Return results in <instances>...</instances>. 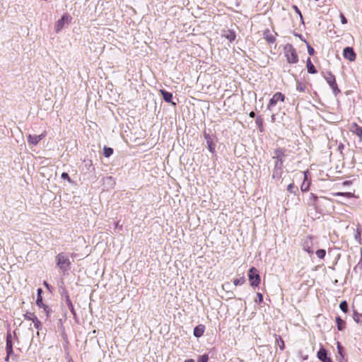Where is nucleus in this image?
I'll list each match as a JSON object with an SVG mask.
<instances>
[{"label": "nucleus", "mask_w": 362, "mask_h": 362, "mask_svg": "<svg viewBox=\"0 0 362 362\" xmlns=\"http://www.w3.org/2000/svg\"><path fill=\"white\" fill-rule=\"evenodd\" d=\"M285 156L284 150L277 148L274 151L273 159L275 160L274 167L283 168L284 157Z\"/></svg>", "instance_id": "obj_5"}, {"label": "nucleus", "mask_w": 362, "mask_h": 362, "mask_svg": "<svg viewBox=\"0 0 362 362\" xmlns=\"http://www.w3.org/2000/svg\"><path fill=\"white\" fill-rule=\"evenodd\" d=\"M245 279L244 277H240L239 279H235L234 281H233V284L235 286H239V285H242L245 283Z\"/></svg>", "instance_id": "obj_35"}, {"label": "nucleus", "mask_w": 362, "mask_h": 362, "mask_svg": "<svg viewBox=\"0 0 362 362\" xmlns=\"http://www.w3.org/2000/svg\"><path fill=\"white\" fill-rule=\"evenodd\" d=\"M62 178L64 180H67L69 182L71 181L70 177H69L68 173H63L62 174Z\"/></svg>", "instance_id": "obj_39"}, {"label": "nucleus", "mask_w": 362, "mask_h": 362, "mask_svg": "<svg viewBox=\"0 0 362 362\" xmlns=\"http://www.w3.org/2000/svg\"><path fill=\"white\" fill-rule=\"evenodd\" d=\"M340 18L342 24H346L347 23L346 18L342 13H341Z\"/></svg>", "instance_id": "obj_41"}, {"label": "nucleus", "mask_w": 362, "mask_h": 362, "mask_svg": "<svg viewBox=\"0 0 362 362\" xmlns=\"http://www.w3.org/2000/svg\"><path fill=\"white\" fill-rule=\"evenodd\" d=\"M224 37L229 41L233 42L235 40L236 35L235 33L232 30H228L224 34Z\"/></svg>", "instance_id": "obj_19"}, {"label": "nucleus", "mask_w": 362, "mask_h": 362, "mask_svg": "<svg viewBox=\"0 0 362 362\" xmlns=\"http://www.w3.org/2000/svg\"><path fill=\"white\" fill-rule=\"evenodd\" d=\"M65 298H66V303L68 308H69L71 313L75 315H76L75 310H74V305L69 298V296L67 294H66Z\"/></svg>", "instance_id": "obj_25"}, {"label": "nucleus", "mask_w": 362, "mask_h": 362, "mask_svg": "<svg viewBox=\"0 0 362 362\" xmlns=\"http://www.w3.org/2000/svg\"><path fill=\"white\" fill-rule=\"evenodd\" d=\"M46 132L44 131L40 135H32V134H28L27 136V140H28V143L30 144V145H32V146H36L39 141L42 139H43L45 136H46Z\"/></svg>", "instance_id": "obj_9"}, {"label": "nucleus", "mask_w": 362, "mask_h": 362, "mask_svg": "<svg viewBox=\"0 0 362 362\" xmlns=\"http://www.w3.org/2000/svg\"><path fill=\"white\" fill-rule=\"evenodd\" d=\"M281 344H280V347H281V349H284V341H281Z\"/></svg>", "instance_id": "obj_47"}, {"label": "nucleus", "mask_w": 362, "mask_h": 362, "mask_svg": "<svg viewBox=\"0 0 362 362\" xmlns=\"http://www.w3.org/2000/svg\"><path fill=\"white\" fill-rule=\"evenodd\" d=\"M308 52L310 55L314 54L315 50L310 45H308Z\"/></svg>", "instance_id": "obj_38"}, {"label": "nucleus", "mask_w": 362, "mask_h": 362, "mask_svg": "<svg viewBox=\"0 0 362 362\" xmlns=\"http://www.w3.org/2000/svg\"><path fill=\"white\" fill-rule=\"evenodd\" d=\"M334 195L336 197H344L346 198H351L353 197V194L351 192H336Z\"/></svg>", "instance_id": "obj_28"}, {"label": "nucleus", "mask_w": 362, "mask_h": 362, "mask_svg": "<svg viewBox=\"0 0 362 362\" xmlns=\"http://www.w3.org/2000/svg\"><path fill=\"white\" fill-rule=\"evenodd\" d=\"M344 184L346 185V184H348V182H344Z\"/></svg>", "instance_id": "obj_55"}, {"label": "nucleus", "mask_w": 362, "mask_h": 362, "mask_svg": "<svg viewBox=\"0 0 362 362\" xmlns=\"http://www.w3.org/2000/svg\"><path fill=\"white\" fill-rule=\"evenodd\" d=\"M287 190L291 194L296 195L298 192V188L297 186L294 185V183H291L287 187Z\"/></svg>", "instance_id": "obj_24"}, {"label": "nucleus", "mask_w": 362, "mask_h": 362, "mask_svg": "<svg viewBox=\"0 0 362 362\" xmlns=\"http://www.w3.org/2000/svg\"><path fill=\"white\" fill-rule=\"evenodd\" d=\"M257 299L256 300V302L261 303L263 300V296L262 293H258L257 295Z\"/></svg>", "instance_id": "obj_40"}, {"label": "nucleus", "mask_w": 362, "mask_h": 362, "mask_svg": "<svg viewBox=\"0 0 362 362\" xmlns=\"http://www.w3.org/2000/svg\"><path fill=\"white\" fill-rule=\"evenodd\" d=\"M204 137L206 140L208 149L211 153H214L216 151V142L214 141V139L206 131L204 132Z\"/></svg>", "instance_id": "obj_10"}, {"label": "nucleus", "mask_w": 362, "mask_h": 362, "mask_svg": "<svg viewBox=\"0 0 362 362\" xmlns=\"http://www.w3.org/2000/svg\"><path fill=\"white\" fill-rule=\"evenodd\" d=\"M296 90L300 92H304L305 90V86L302 83L298 82L296 86Z\"/></svg>", "instance_id": "obj_36"}, {"label": "nucleus", "mask_w": 362, "mask_h": 362, "mask_svg": "<svg viewBox=\"0 0 362 362\" xmlns=\"http://www.w3.org/2000/svg\"><path fill=\"white\" fill-rule=\"evenodd\" d=\"M160 93L163 95V100L167 103H172L173 105H175V103L172 102L173 100V94L170 92H168L165 90H160Z\"/></svg>", "instance_id": "obj_17"}, {"label": "nucleus", "mask_w": 362, "mask_h": 362, "mask_svg": "<svg viewBox=\"0 0 362 362\" xmlns=\"http://www.w3.org/2000/svg\"><path fill=\"white\" fill-rule=\"evenodd\" d=\"M44 284H45V286L47 288H49V285L47 284V282H46V281H45Z\"/></svg>", "instance_id": "obj_51"}, {"label": "nucleus", "mask_w": 362, "mask_h": 362, "mask_svg": "<svg viewBox=\"0 0 362 362\" xmlns=\"http://www.w3.org/2000/svg\"><path fill=\"white\" fill-rule=\"evenodd\" d=\"M271 120L272 122H274L275 121V115H272Z\"/></svg>", "instance_id": "obj_46"}, {"label": "nucleus", "mask_w": 362, "mask_h": 362, "mask_svg": "<svg viewBox=\"0 0 362 362\" xmlns=\"http://www.w3.org/2000/svg\"><path fill=\"white\" fill-rule=\"evenodd\" d=\"M185 362H194L193 359L185 360Z\"/></svg>", "instance_id": "obj_49"}, {"label": "nucleus", "mask_w": 362, "mask_h": 362, "mask_svg": "<svg viewBox=\"0 0 362 362\" xmlns=\"http://www.w3.org/2000/svg\"><path fill=\"white\" fill-rule=\"evenodd\" d=\"M353 318L356 322L362 325V314H359L356 312L354 313Z\"/></svg>", "instance_id": "obj_27"}, {"label": "nucleus", "mask_w": 362, "mask_h": 362, "mask_svg": "<svg viewBox=\"0 0 362 362\" xmlns=\"http://www.w3.org/2000/svg\"><path fill=\"white\" fill-rule=\"evenodd\" d=\"M11 356V355H8V354H7V356H6V358H5V360H6V361H8V359H9V356Z\"/></svg>", "instance_id": "obj_50"}, {"label": "nucleus", "mask_w": 362, "mask_h": 362, "mask_svg": "<svg viewBox=\"0 0 362 362\" xmlns=\"http://www.w3.org/2000/svg\"><path fill=\"white\" fill-rule=\"evenodd\" d=\"M36 304L40 308H43L45 311L47 313V315H48V313H49L48 307L43 303L42 296H37V300H36Z\"/></svg>", "instance_id": "obj_22"}, {"label": "nucleus", "mask_w": 362, "mask_h": 362, "mask_svg": "<svg viewBox=\"0 0 362 362\" xmlns=\"http://www.w3.org/2000/svg\"><path fill=\"white\" fill-rule=\"evenodd\" d=\"M6 351L8 355H11L13 351V343H12V336L11 333H8L6 336Z\"/></svg>", "instance_id": "obj_13"}, {"label": "nucleus", "mask_w": 362, "mask_h": 362, "mask_svg": "<svg viewBox=\"0 0 362 362\" xmlns=\"http://www.w3.org/2000/svg\"><path fill=\"white\" fill-rule=\"evenodd\" d=\"M325 78L327 83L332 89L334 94L337 95L340 92V90L337 87L335 76L332 73L328 72Z\"/></svg>", "instance_id": "obj_7"}, {"label": "nucleus", "mask_w": 362, "mask_h": 362, "mask_svg": "<svg viewBox=\"0 0 362 362\" xmlns=\"http://www.w3.org/2000/svg\"><path fill=\"white\" fill-rule=\"evenodd\" d=\"M318 358L322 362H332L329 357L327 356V351L325 349L321 348L317 352Z\"/></svg>", "instance_id": "obj_12"}, {"label": "nucleus", "mask_w": 362, "mask_h": 362, "mask_svg": "<svg viewBox=\"0 0 362 362\" xmlns=\"http://www.w3.org/2000/svg\"><path fill=\"white\" fill-rule=\"evenodd\" d=\"M304 180L300 186L302 192H307L309 190L310 182L308 180V172H304Z\"/></svg>", "instance_id": "obj_14"}, {"label": "nucleus", "mask_w": 362, "mask_h": 362, "mask_svg": "<svg viewBox=\"0 0 362 362\" xmlns=\"http://www.w3.org/2000/svg\"><path fill=\"white\" fill-rule=\"evenodd\" d=\"M71 19L72 18L70 15L64 13L62 16V17L59 20H58L55 23L56 33L60 32L63 28L64 25L65 24H69L71 22Z\"/></svg>", "instance_id": "obj_6"}, {"label": "nucleus", "mask_w": 362, "mask_h": 362, "mask_svg": "<svg viewBox=\"0 0 362 362\" xmlns=\"http://www.w3.org/2000/svg\"><path fill=\"white\" fill-rule=\"evenodd\" d=\"M317 199V197L315 194H314L313 193H311L310 194V198H309L308 204L310 205H315V203Z\"/></svg>", "instance_id": "obj_31"}, {"label": "nucleus", "mask_w": 362, "mask_h": 362, "mask_svg": "<svg viewBox=\"0 0 362 362\" xmlns=\"http://www.w3.org/2000/svg\"><path fill=\"white\" fill-rule=\"evenodd\" d=\"M57 266L64 273L69 272L71 269V262L69 256L64 252H60L56 256Z\"/></svg>", "instance_id": "obj_1"}, {"label": "nucleus", "mask_w": 362, "mask_h": 362, "mask_svg": "<svg viewBox=\"0 0 362 362\" xmlns=\"http://www.w3.org/2000/svg\"><path fill=\"white\" fill-rule=\"evenodd\" d=\"M208 360H209L208 356L206 354H204L199 357L198 362H207Z\"/></svg>", "instance_id": "obj_37"}, {"label": "nucleus", "mask_w": 362, "mask_h": 362, "mask_svg": "<svg viewBox=\"0 0 362 362\" xmlns=\"http://www.w3.org/2000/svg\"><path fill=\"white\" fill-rule=\"evenodd\" d=\"M338 349H339V352L340 353V344L338 342Z\"/></svg>", "instance_id": "obj_53"}, {"label": "nucleus", "mask_w": 362, "mask_h": 362, "mask_svg": "<svg viewBox=\"0 0 362 362\" xmlns=\"http://www.w3.org/2000/svg\"><path fill=\"white\" fill-rule=\"evenodd\" d=\"M284 54L289 64H296L298 62L296 50L293 45L287 44L284 47Z\"/></svg>", "instance_id": "obj_2"}, {"label": "nucleus", "mask_w": 362, "mask_h": 362, "mask_svg": "<svg viewBox=\"0 0 362 362\" xmlns=\"http://www.w3.org/2000/svg\"><path fill=\"white\" fill-rule=\"evenodd\" d=\"M343 56L345 59H349L351 62H353L356 59V54L352 47H346L344 49Z\"/></svg>", "instance_id": "obj_11"}, {"label": "nucleus", "mask_w": 362, "mask_h": 362, "mask_svg": "<svg viewBox=\"0 0 362 362\" xmlns=\"http://www.w3.org/2000/svg\"><path fill=\"white\" fill-rule=\"evenodd\" d=\"M248 277L249 280L250 281L251 286L253 287H257L259 284L260 282V277L258 272V270L255 268L252 267L249 270L248 273Z\"/></svg>", "instance_id": "obj_3"}, {"label": "nucleus", "mask_w": 362, "mask_h": 362, "mask_svg": "<svg viewBox=\"0 0 362 362\" xmlns=\"http://www.w3.org/2000/svg\"><path fill=\"white\" fill-rule=\"evenodd\" d=\"M249 116H250V117H252V118H254V117H255V112H253V111L250 112V114H249Z\"/></svg>", "instance_id": "obj_43"}, {"label": "nucleus", "mask_w": 362, "mask_h": 362, "mask_svg": "<svg viewBox=\"0 0 362 362\" xmlns=\"http://www.w3.org/2000/svg\"><path fill=\"white\" fill-rule=\"evenodd\" d=\"M351 131L357 136H362V127L358 126L356 124H353L351 126Z\"/></svg>", "instance_id": "obj_20"}, {"label": "nucleus", "mask_w": 362, "mask_h": 362, "mask_svg": "<svg viewBox=\"0 0 362 362\" xmlns=\"http://www.w3.org/2000/svg\"><path fill=\"white\" fill-rule=\"evenodd\" d=\"M113 153V149L110 147L105 146L103 148V155L105 157L108 158Z\"/></svg>", "instance_id": "obj_26"}, {"label": "nucleus", "mask_w": 362, "mask_h": 362, "mask_svg": "<svg viewBox=\"0 0 362 362\" xmlns=\"http://www.w3.org/2000/svg\"><path fill=\"white\" fill-rule=\"evenodd\" d=\"M326 255V252L325 250L323 249H320V250H317L316 251V255L320 258V259H323L325 257Z\"/></svg>", "instance_id": "obj_34"}, {"label": "nucleus", "mask_w": 362, "mask_h": 362, "mask_svg": "<svg viewBox=\"0 0 362 362\" xmlns=\"http://www.w3.org/2000/svg\"><path fill=\"white\" fill-rule=\"evenodd\" d=\"M106 181L109 182H111L112 183L113 182V180L112 178V177H108L106 178Z\"/></svg>", "instance_id": "obj_44"}, {"label": "nucleus", "mask_w": 362, "mask_h": 362, "mask_svg": "<svg viewBox=\"0 0 362 362\" xmlns=\"http://www.w3.org/2000/svg\"><path fill=\"white\" fill-rule=\"evenodd\" d=\"M314 238L312 236H306L302 240V247L304 251L308 252L309 255H313L314 252Z\"/></svg>", "instance_id": "obj_4"}, {"label": "nucleus", "mask_w": 362, "mask_h": 362, "mask_svg": "<svg viewBox=\"0 0 362 362\" xmlns=\"http://www.w3.org/2000/svg\"><path fill=\"white\" fill-rule=\"evenodd\" d=\"M119 226V223H115V227H117Z\"/></svg>", "instance_id": "obj_54"}, {"label": "nucleus", "mask_w": 362, "mask_h": 362, "mask_svg": "<svg viewBox=\"0 0 362 362\" xmlns=\"http://www.w3.org/2000/svg\"><path fill=\"white\" fill-rule=\"evenodd\" d=\"M307 69H308V72L310 74H316L317 73V70H316L315 66L311 62V60L310 58H308L307 60Z\"/></svg>", "instance_id": "obj_21"}, {"label": "nucleus", "mask_w": 362, "mask_h": 362, "mask_svg": "<svg viewBox=\"0 0 362 362\" xmlns=\"http://www.w3.org/2000/svg\"><path fill=\"white\" fill-rule=\"evenodd\" d=\"M42 289L39 288L37 289V296H41Z\"/></svg>", "instance_id": "obj_45"}, {"label": "nucleus", "mask_w": 362, "mask_h": 362, "mask_svg": "<svg viewBox=\"0 0 362 362\" xmlns=\"http://www.w3.org/2000/svg\"><path fill=\"white\" fill-rule=\"evenodd\" d=\"M255 123L258 126L259 131L263 132V120L261 117H257L255 119Z\"/></svg>", "instance_id": "obj_29"}, {"label": "nucleus", "mask_w": 362, "mask_h": 362, "mask_svg": "<svg viewBox=\"0 0 362 362\" xmlns=\"http://www.w3.org/2000/svg\"><path fill=\"white\" fill-rule=\"evenodd\" d=\"M263 35H264V38L267 41V42L269 43H274L276 40V38L273 35V34L272 33V32L267 29L264 33H263Z\"/></svg>", "instance_id": "obj_15"}, {"label": "nucleus", "mask_w": 362, "mask_h": 362, "mask_svg": "<svg viewBox=\"0 0 362 362\" xmlns=\"http://www.w3.org/2000/svg\"><path fill=\"white\" fill-rule=\"evenodd\" d=\"M24 318L28 320L33 321L35 318H37V317L33 313H27L24 315Z\"/></svg>", "instance_id": "obj_33"}, {"label": "nucleus", "mask_w": 362, "mask_h": 362, "mask_svg": "<svg viewBox=\"0 0 362 362\" xmlns=\"http://www.w3.org/2000/svg\"><path fill=\"white\" fill-rule=\"evenodd\" d=\"M281 344H280V347H281V349H284V341H281Z\"/></svg>", "instance_id": "obj_48"}, {"label": "nucleus", "mask_w": 362, "mask_h": 362, "mask_svg": "<svg viewBox=\"0 0 362 362\" xmlns=\"http://www.w3.org/2000/svg\"><path fill=\"white\" fill-rule=\"evenodd\" d=\"M339 308L344 313H346L348 310V304L346 301L344 300L341 302L339 304Z\"/></svg>", "instance_id": "obj_32"}, {"label": "nucleus", "mask_w": 362, "mask_h": 362, "mask_svg": "<svg viewBox=\"0 0 362 362\" xmlns=\"http://www.w3.org/2000/svg\"><path fill=\"white\" fill-rule=\"evenodd\" d=\"M336 322L337 325V329L341 331L345 328L346 322L339 317H336Z\"/></svg>", "instance_id": "obj_23"}, {"label": "nucleus", "mask_w": 362, "mask_h": 362, "mask_svg": "<svg viewBox=\"0 0 362 362\" xmlns=\"http://www.w3.org/2000/svg\"><path fill=\"white\" fill-rule=\"evenodd\" d=\"M360 235V233H358V234L356 235V239H358V236Z\"/></svg>", "instance_id": "obj_52"}, {"label": "nucleus", "mask_w": 362, "mask_h": 362, "mask_svg": "<svg viewBox=\"0 0 362 362\" xmlns=\"http://www.w3.org/2000/svg\"><path fill=\"white\" fill-rule=\"evenodd\" d=\"M205 330V327L203 325H199L194 329V335L196 337H200L203 335Z\"/></svg>", "instance_id": "obj_16"}, {"label": "nucleus", "mask_w": 362, "mask_h": 362, "mask_svg": "<svg viewBox=\"0 0 362 362\" xmlns=\"http://www.w3.org/2000/svg\"><path fill=\"white\" fill-rule=\"evenodd\" d=\"M283 173V168L274 167L272 173V178L274 180H279Z\"/></svg>", "instance_id": "obj_18"}, {"label": "nucleus", "mask_w": 362, "mask_h": 362, "mask_svg": "<svg viewBox=\"0 0 362 362\" xmlns=\"http://www.w3.org/2000/svg\"><path fill=\"white\" fill-rule=\"evenodd\" d=\"M33 322L34 323V327L37 330L41 329L42 324H41V322L37 319V317L35 318L34 320L33 321ZM37 334H39V331H37Z\"/></svg>", "instance_id": "obj_30"}, {"label": "nucleus", "mask_w": 362, "mask_h": 362, "mask_svg": "<svg viewBox=\"0 0 362 362\" xmlns=\"http://www.w3.org/2000/svg\"><path fill=\"white\" fill-rule=\"evenodd\" d=\"M285 99L284 95L280 93H276L272 98L269 100V104L267 105V109L269 110H272V107L276 105L278 101L284 102Z\"/></svg>", "instance_id": "obj_8"}, {"label": "nucleus", "mask_w": 362, "mask_h": 362, "mask_svg": "<svg viewBox=\"0 0 362 362\" xmlns=\"http://www.w3.org/2000/svg\"><path fill=\"white\" fill-rule=\"evenodd\" d=\"M293 8H294V9H295L296 12L297 13H298V14L300 15V18H303V16H302V14H301V13H300V10L298 9V8L296 6H293Z\"/></svg>", "instance_id": "obj_42"}]
</instances>
